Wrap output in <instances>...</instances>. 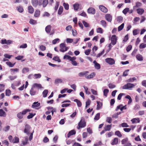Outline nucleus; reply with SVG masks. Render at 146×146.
<instances>
[{
  "mask_svg": "<svg viewBox=\"0 0 146 146\" xmlns=\"http://www.w3.org/2000/svg\"><path fill=\"white\" fill-rule=\"evenodd\" d=\"M86 125V122L85 121L84 119V118L82 117L80 121L78 123L77 128L78 129H79L85 127Z\"/></svg>",
  "mask_w": 146,
  "mask_h": 146,
  "instance_id": "obj_1",
  "label": "nucleus"
},
{
  "mask_svg": "<svg viewBox=\"0 0 146 146\" xmlns=\"http://www.w3.org/2000/svg\"><path fill=\"white\" fill-rule=\"evenodd\" d=\"M66 41L67 43H71L73 42V40L72 39L67 38L66 39Z\"/></svg>",
  "mask_w": 146,
  "mask_h": 146,
  "instance_id": "obj_60",
  "label": "nucleus"
},
{
  "mask_svg": "<svg viewBox=\"0 0 146 146\" xmlns=\"http://www.w3.org/2000/svg\"><path fill=\"white\" fill-rule=\"evenodd\" d=\"M135 86V85L133 84L127 83V84H125L123 86L122 89L131 90V88H133Z\"/></svg>",
  "mask_w": 146,
  "mask_h": 146,
  "instance_id": "obj_2",
  "label": "nucleus"
},
{
  "mask_svg": "<svg viewBox=\"0 0 146 146\" xmlns=\"http://www.w3.org/2000/svg\"><path fill=\"white\" fill-rule=\"evenodd\" d=\"M63 10V7L60 6L59 9L58 11V14L59 15H60L62 13Z\"/></svg>",
  "mask_w": 146,
  "mask_h": 146,
  "instance_id": "obj_29",
  "label": "nucleus"
},
{
  "mask_svg": "<svg viewBox=\"0 0 146 146\" xmlns=\"http://www.w3.org/2000/svg\"><path fill=\"white\" fill-rule=\"evenodd\" d=\"M131 121L132 122V123H139L140 122V120H139V118H134L132 119L131 120Z\"/></svg>",
  "mask_w": 146,
  "mask_h": 146,
  "instance_id": "obj_16",
  "label": "nucleus"
},
{
  "mask_svg": "<svg viewBox=\"0 0 146 146\" xmlns=\"http://www.w3.org/2000/svg\"><path fill=\"white\" fill-rule=\"evenodd\" d=\"M100 113H97L95 115L94 118V119L96 120H98L100 118Z\"/></svg>",
  "mask_w": 146,
  "mask_h": 146,
  "instance_id": "obj_41",
  "label": "nucleus"
},
{
  "mask_svg": "<svg viewBox=\"0 0 146 146\" xmlns=\"http://www.w3.org/2000/svg\"><path fill=\"white\" fill-rule=\"evenodd\" d=\"M17 9L19 12L21 13H22L23 12L24 10L23 7L20 6H19L17 7Z\"/></svg>",
  "mask_w": 146,
  "mask_h": 146,
  "instance_id": "obj_27",
  "label": "nucleus"
},
{
  "mask_svg": "<svg viewBox=\"0 0 146 146\" xmlns=\"http://www.w3.org/2000/svg\"><path fill=\"white\" fill-rule=\"evenodd\" d=\"M99 8L104 13H106L108 12L107 9L103 5H100Z\"/></svg>",
  "mask_w": 146,
  "mask_h": 146,
  "instance_id": "obj_10",
  "label": "nucleus"
},
{
  "mask_svg": "<svg viewBox=\"0 0 146 146\" xmlns=\"http://www.w3.org/2000/svg\"><path fill=\"white\" fill-rule=\"evenodd\" d=\"M73 7L74 10L77 11L79 8V5L78 4H75L73 5Z\"/></svg>",
  "mask_w": 146,
  "mask_h": 146,
  "instance_id": "obj_34",
  "label": "nucleus"
},
{
  "mask_svg": "<svg viewBox=\"0 0 146 146\" xmlns=\"http://www.w3.org/2000/svg\"><path fill=\"white\" fill-rule=\"evenodd\" d=\"M106 62L110 65H113L115 62L114 60L111 58H108L106 59Z\"/></svg>",
  "mask_w": 146,
  "mask_h": 146,
  "instance_id": "obj_6",
  "label": "nucleus"
},
{
  "mask_svg": "<svg viewBox=\"0 0 146 146\" xmlns=\"http://www.w3.org/2000/svg\"><path fill=\"white\" fill-rule=\"evenodd\" d=\"M2 143L4 144L7 146H8L9 143L8 141L6 140H5L2 142Z\"/></svg>",
  "mask_w": 146,
  "mask_h": 146,
  "instance_id": "obj_64",
  "label": "nucleus"
},
{
  "mask_svg": "<svg viewBox=\"0 0 146 146\" xmlns=\"http://www.w3.org/2000/svg\"><path fill=\"white\" fill-rule=\"evenodd\" d=\"M63 6L64 7L65 9L66 10H68L69 8V5L68 3H64L63 4Z\"/></svg>",
  "mask_w": 146,
  "mask_h": 146,
  "instance_id": "obj_40",
  "label": "nucleus"
},
{
  "mask_svg": "<svg viewBox=\"0 0 146 146\" xmlns=\"http://www.w3.org/2000/svg\"><path fill=\"white\" fill-rule=\"evenodd\" d=\"M97 105L96 110H99L101 108L102 105V103L99 101L97 102Z\"/></svg>",
  "mask_w": 146,
  "mask_h": 146,
  "instance_id": "obj_18",
  "label": "nucleus"
},
{
  "mask_svg": "<svg viewBox=\"0 0 146 146\" xmlns=\"http://www.w3.org/2000/svg\"><path fill=\"white\" fill-rule=\"evenodd\" d=\"M29 115H28L27 116V118L28 119H30L32 118L34 115H36L35 113L33 114V113H29Z\"/></svg>",
  "mask_w": 146,
  "mask_h": 146,
  "instance_id": "obj_47",
  "label": "nucleus"
},
{
  "mask_svg": "<svg viewBox=\"0 0 146 146\" xmlns=\"http://www.w3.org/2000/svg\"><path fill=\"white\" fill-rule=\"evenodd\" d=\"M111 124L107 125L106 127L104 128V129L105 131H110L111 129Z\"/></svg>",
  "mask_w": 146,
  "mask_h": 146,
  "instance_id": "obj_25",
  "label": "nucleus"
},
{
  "mask_svg": "<svg viewBox=\"0 0 146 146\" xmlns=\"http://www.w3.org/2000/svg\"><path fill=\"white\" fill-rule=\"evenodd\" d=\"M31 129V128L30 126L28 124H26L25 126V129L24 130V132L27 134H29L30 133Z\"/></svg>",
  "mask_w": 146,
  "mask_h": 146,
  "instance_id": "obj_4",
  "label": "nucleus"
},
{
  "mask_svg": "<svg viewBox=\"0 0 146 146\" xmlns=\"http://www.w3.org/2000/svg\"><path fill=\"white\" fill-rule=\"evenodd\" d=\"M93 63L94 64V66L95 68L97 69H99L100 68V65L96 61L94 60L93 61Z\"/></svg>",
  "mask_w": 146,
  "mask_h": 146,
  "instance_id": "obj_13",
  "label": "nucleus"
},
{
  "mask_svg": "<svg viewBox=\"0 0 146 146\" xmlns=\"http://www.w3.org/2000/svg\"><path fill=\"white\" fill-rule=\"evenodd\" d=\"M52 60L56 61H57L58 62H61L60 59H59L58 57L56 56H54Z\"/></svg>",
  "mask_w": 146,
  "mask_h": 146,
  "instance_id": "obj_37",
  "label": "nucleus"
},
{
  "mask_svg": "<svg viewBox=\"0 0 146 146\" xmlns=\"http://www.w3.org/2000/svg\"><path fill=\"white\" fill-rule=\"evenodd\" d=\"M111 43L113 45H115L117 42V38L116 35H115L112 36L111 38Z\"/></svg>",
  "mask_w": 146,
  "mask_h": 146,
  "instance_id": "obj_7",
  "label": "nucleus"
},
{
  "mask_svg": "<svg viewBox=\"0 0 146 146\" xmlns=\"http://www.w3.org/2000/svg\"><path fill=\"white\" fill-rule=\"evenodd\" d=\"M87 12L89 14H91L93 15H94L95 13L96 10L94 8L90 7L88 9Z\"/></svg>",
  "mask_w": 146,
  "mask_h": 146,
  "instance_id": "obj_8",
  "label": "nucleus"
},
{
  "mask_svg": "<svg viewBox=\"0 0 146 146\" xmlns=\"http://www.w3.org/2000/svg\"><path fill=\"white\" fill-rule=\"evenodd\" d=\"M42 6L43 7H45L48 3V0H43L42 1Z\"/></svg>",
  "mask_w": 146,
  "mask_h": 146,
  "instance_id": "obj_33",
  "label": "nucleus"
},
{
  "mask_svg": "<svg viewBox=\"0 0 146 146\" xmlns=\"http://www.w3.org/2000/svg\"><path fill=\"white\" fill-rule=\"evenodd\" d=\"M62 80L61 79H56L55 80V84H58L59 83H61L62 82Z\"/></svg>",
  "mask_w": 146,
  "mask_h": 146,
  "instance_id": "obj_46",
  "label": "nucleus"
},
{
  "mask_svg": "<svg viewBox=\"0 0 146 146\" xmlns=\"http://www.w3.org/2000/svg\"><path fill=\"white\" fill-rule=\"evenodd\" d=\"M74 102H76L77 105L78 107H80L82 106V103L80 101L77 99H75L74 101Z\"/></svg>",
  "mask_w": 146,
  "mask_h": 146,
  "instance_id": "obj_23",
  "label": "nucleus"
},
{
  "mask_svg": "<svg viewBox=\"0 0 146 146\" xmlns=\"http://www.w3.org/2000/svg\"><path fill=\"white\" fill-rule=\"evenodd\" d=\"M121 125L122 127H128L129 125L126 123H123L121 124Z\"/></svg>",
  "mask_w": 146,
  "mask_h": 146,
  "instance_id": "obj_57",
  "label": "nucleus"
},
{
  "mask_svg": "<svg viewBox=\"0 0 146 146\" xmlns=\"http://www.w3.org/2000/svg\"><path fill=\"white\" fill-rule=\"evenodd\" d=\"M97 32L98 33H102L103 32V30L101 28L99 27L97 29Z\"/></svg>",
  "mask_w": 146,
  "mask_h": 146,
  "instance_id": "obj_54",
  "label": "nucleus"
},
{
  "mask_svg": "<svg viewBox=\"0 0 146 146\" xmlns=\"http://www.w3.org/2000/svg\"><path fill=\"white\" fill-rule=\"evenodd\" d=\"M36 88V83H35L33 85L32 88L30 90V94L31 95H34L36 94V91L35 90Z\"/></svg>",
  "mask_w": 146,
  "mask_h": 146,
  "instance_id": "obj_5",
  "label": "nucleus"
},
{
  "mask_svg": "<svg viewBox=\"0 0 146 146\" xmlns=\"http://www.w3.org/2000/svg\"><path fill=\"white\" fill-rule=\"evenodd\" d=\"M139 29H135L133 31V35L134 36L137 35V34H138L139 33Z\"/></svg>",
  "mask_w": 146,
  "mask_h": 146,
  "instance_id": "obj_24",
  "label": "nucleus"
},
{
  "mask_svg": "<svg viewBox=\"0 0 146 146\" xmlns=\"http://www.w3.org/2000/svg\"><path fill=\"white\" fill-rule=\"evenodd\" d=\"M105 18L106 20L109 22H111L112 20V16L110 14H107L105 16Z\"/></svg>",
  "mask_w": 146,
  "mask_h": 146,
  "instance_id": "obj_9",
  "label": "nucleus"
},
{
  "mask_svg": "<svg viewBox=\"0 0 146 146\" xmlns=\"http://www.w3.org/2000/svg\"><path fill=\"white\" fill-rule=\"evenodd\" d=\"M11 91L9 90H7L6 91V95L8 96L11 94Z\"/></svg>",
  "mask_w": 146,
  "mask_h": 146,
  "instance_id": "obj_59",
  "label": "nucleus"
},
{
  "mask_svg": "<svg viewBox=\"0 0 146 146\" xmlns=\"http://www.w3.org/2000/svg\"><path fill=\"white\" fill-rule=\"evenodd\" d=\"M60 47L61 49L60 50V51L62 52L67 51L68 48V47L66 46L65 44L64 43H62L60 44Z\"/></svg>",
  "mask_w": 146,
  "mask_h": 146,
  "instance_id": "obj_3",
  "label": "nucleus"
},
{
  "mask_svg": "<svg viewBox=\"0 0 146 146\" xmlns=\"http://www.w3.org/2000/svg\"><path fill=\"white\" fill-rule=\"evenodd\" d=\"M48 93V91L47 90H45L42 92L43 96L44 98L46 97Z\"/></svg>",
  "mask_w": 146,
  "mask_h": 146,
  "instance_id": "obj_26",
  "label": "nucleus"
},
{
  "mask_svg": "<svg viewBox=\"0 0 146 146\" xmlns=\"http://www.w3.org/2000/svg\"><path fill=\"white\" fill-rule=\"evenodd\" d=\"M95 76V73L93 72L90 74L88 75L87 74L85 75V78L87 79H90L93 78Z\"/></svg>",
  "mask_w": 146,
  "mask_h": 146,
  "instance_id": "obj_11",
  "label": "nucleus"
},
{
  "mask_svg": "<svg viewBox=\"0 0 146 146\" xmlns=\"http://www.w3.org/2000/svg\"><path fill=\"white\" fill-rule=\"evenodd\" d=\"M123 19V17L121 16H118L117 17V21L118 22H121Z\"/></svg>",
  "mask_w": 146,
  "mask_h": 146,
  "instance_id": "obj_38",
  "label": "nucleus"
},
{
  "mask_svg": "<svg viewBox=\"0 0 146 146\" xmlns=\"http://www.w3.org/2000/svg\"><path fill=\"white\" fill-rule=\"evenodd\" d=\"M129 11V8H126L122 12L125 15Z\"/></svg>",
  "mask_w": 146,
  "mask_h": 146,
  "instance_id": "obj_52",
  "label": "nucleus"
},
{
  "mask_svg": "<svg viewBox=\"0 0 146 146\" xmlns=\"http://www.w3.org/2000/svg\"><path fill=\"white\" fill-rule=\"evenodd\" d=\"M135 5L133 6L134 9H135V7H138L141 6L142 4L141 3L137 2L135 4Z\"/></svg>",
  "mask_w": 146,
  "mask_h": 146,
  "instance_id": "obj_36",
  "label": "nucleus"
},
{
  "mask_svg": "<svg viewBox=\"0 0 146 146\" xmlns=\"http://www.w3.org/2000/svg\"><path fill=\"white\" fill-rule=\"evenodd\" d=\"M118 139L117 137L115 138L111 143V145H114L117 144L118 143Z\"/></svg>",
  "mask_w": 146,
  "mask_h": 146,
  "instance_id": "obj_15",
  "label": "nucleus"
},
{
  "mask_svg": "<svg viewBox=\"0 0 146 146\" xmlns=\"http://www.w3.org/2000/svg\"><path fill=\"white\" fill-rule=\"evenodd\" d=\"M112 121V119L110 117H108L107 118L106 121L108 123H111Z\"/></svg>",
  "mask_w": 146,
  "mask_h": 146,
  "instance_id": "obj_50",
  "label": "nucleus"
},
{
  "mask_svg": "<svg viewBox=\"0 0 146 146\" xmlns=\"http://www.w3.org/2000/svg\"><path fill=\"white\" fill-rule=\"evenodd\" d=\"M76 132L74 130H71L70 131L67 135V137L69 138L71 135L76 134Z\"/></svg>",
  "mask_w": 146,
  "mask_h": 146,
  "instance_id": "obj_12",
  "label": "nucleus"
},
{
  "mask_svg": "<svg viewBox=\"0 0 146 146\" xmlns=\"http://www.w3.org/2000/svg\"><path fill=\"white\" fill-rule=\"evenodd\" d=\"M39 48L41 50L44 51L46 50V47L45 46L42 45L39 46Z\"/></svg>",
  "mask_w": 146,
  "mask_h": 146,
  "instance_id": "obj_61",
  "label": "nucleus"
},
{
  "mask_svg": "<svg viewBox=\"0 0 146 146\" xmlns=\"http://www.w3.org/2000/svg\"><path fill=\"white\" fill-rule=\"evenodd\" d=\"M146 47V44L144 43H142L140 44L139 46V48L140 49L144 48Z\"/></svg>",
  "mask_w": 146,
  "mask_h": 146,
  "instance_id": "obj_43",
  "label": "nucleus"
},
{
  "mask_svg": "<svg viewBox=\"0 0 146 146\" xmlns=\"http://www.w3.org/2000/svg\"><path fill=\"white\" fill-rule=\"evenodd\" d=\"M29 71V69L27 68H25L23 69L22 70L23 73H25V72H28Z\"/></svg>",
  "mask_w": 146,
  "mask_h": 146,
  "instance_id": "obj_62",
  "label": "nucleus"
},
{
  "mask_svg": "<svg viewBox=\"0 0 146 146\" xmlns=\"http://www.w3.org/2000/svg\"><path fill=\"white\" fill-rule=\"evenodd\" d=\"M5 85L3 84H0V92L4 90Z\"/></svg>",
  "mask_w": 146,
  "mask_h": 146,
  "instance_id": "obj_49",
  "label": "nucleus"
},
{
  "mask_svg": "<svg viewBox=\"0 0 146 146\" xmlns=\"http://www.w3.org/2000/svg\"><path fill=\"white\" fill-rule=\"evenodd\" d=\"M101 24L104 27H106L107 26V23L104 20H102L100 21Z\"/></svg>",
  "mask_w": 146,
  "mask_h": 146,
  "instance_id": "obj_28",
  "label": "nucleus"
},
{
  "mask_svg": "<svg viewBox=\"0 0 146 146\" xmlns=\"http://www.w3.org/2000/svg\"><path fill=\"white\" fill-rule=\"evenodd\" d=\"M109 90L108 89H105L104 90V95L106 96H107L108 93L109 92Z\"/></svg>",
  "mask_w": 146,
  "mask_h": 146,
  "instance_id": "obj_48",
  "label": "nucleus"
},
{
  "mask_svg": "<svg viewBox=\"0 0 146 146\" xmlns=\"http://www.w3.org/2000/svg\"><path fill=\"white\" fill-rule=\"evenodd\" d=\"M6 64L10 67H12L14 66L15 63L12 64L10 62H6Z\"/></svg>",
  "mask_w": 146,
  "mask_h": 146,
  "instance_id": "obj_35",
  "label": "nucleus"
},
{
  "mask_svg": "<svg viewBox=\"0 0 146 146\" xmlns=\"http://www.w3.org/2000/svg\"><path fill=\"white\" fill-rule=\"evenodd\" d=\"M108 86L110 88L112 89L115 88L116 86L115 85L113 84H112L110 83L108 84Z\"/></svg>",
  "mask_w": 146,
  "mask_h": 146,
  "instance_id": "obj_56",
  "label": "nucleus"
},
{
  "mask_svg": "<svg viewBox=\"0 0 146 146\" xmlns=\"http://www.w3.org/2000/svg\"><path fill=\"white\" fill-rule=\"evenodd\" d=\"M137 13L139 15H142L144 12V10L142 8H139L137 9Z\"/></svg>",
  "mask_w": 146,
  "mask_h": 146,
  "instance_id": "obj_17",
  "label": "nucleus"
},
{
  "mask_svg": "<svg viewBox=\"0 0 146 146\" xmlns=\"http://www.w3.org/2000/svg\"><path fill=\"white\" fill-rule=\"evenodd\" d=\"M29 23L30 24L34 25L36 24V21L35 20L33 19H31L30 20Z\"/></svg>",
  "mask_w": 146,
  "mask_h": 146,
  "instance_id": "obj_53",
  "label": "nucleus"
},
{
  "mask_svg": "<svg viewBox=\"0 0 146 146\" xmlns=\"http://www.w3.org/2000/svg\"><path fill=\"white\" fill-rule=\"evenodd\" d=\"M82 23H83L85 27H90V26H89V24L87 23V22H86L85 21H83Z\"/></svg>",
  "mask_w": 146,
  "mask_h": 146,
  "instance_id": "obj_58",
  "label": "nucleus"
},
{
  "mask_svg": "<svg viewBox=\"0 0 146 146\" xmlns=\"http://www.w3.org/2000/svg\"><path fill=\"white\" fill-rule=\"evenodd\" d=\"M128 141V138H126L122 139L121 141V143L122 144H123L124 145Z\"/></svg>",
  "mask_w": 146,
  "mask_h": 146,
  "instance_id": "obj_31",
  "label": "nucleus"
},
{
  "mask_svg": "<svg viewBox=\"0 0 146 146\" xmlns=\"http://www.w3.org/2000/svg\"><path fill=\"white\" fill-rule=\"evenodd\" d=\"M51 27L50 25H48L46 27L45 30L47 33H50L51 30Z\"/></svg>",
  "mask_w": 146,
  "mask_h": 146,
  "instance_id": "obj_19",
  "label": "nucleus"
},
{
  "mask_svg": "<svg viewBox=\"0 0 146 146\" xmlns=\"http://www.w3.org/2000/svg\"><path fill=\"white\" fill-rule=\"evenodd\" d=\"M132 46L131 45H128L126 48V50L127 52L129 51L132 48Z\"/></svg>",
  "mask_w": 146,
  "mask_h": 146,
  "instance_id": "obj_63",
  "label": "nucleus"
},
{
  "mask_svg": "<svg viewBox=\"0 0 146 146\" xmlns=\"http://www.w3.org/2000/svg\"><path fill=\"white\" fill-rule=\"evenodd\" d=\"M31 110L29 109H26L23 110L22 112L24 115L26 114L28 112L30 111Z\"/></svg>",
  "mask_w": 146,
  "mask_h": 146,
  "instance_id": "obj_44",
  "label": "nucleus"
},
{
  "mask_svg": "<svg viewBox=\"0 0 146 146\" xmlns=\"http://www.w3.org/2000/svg\"><path fill=\"white\" fill-rule=\"evenodd\" d=\"M14 139L13 143H17L19 142V139L18 137H15Z\"/></svg>",
  "mask_w": 146,
  "mask_h": 146,
  "instance_id": "obj_39",
  "label": "nucleus"
},
{
  "mask_svg": "<svg viewBox=\"0 0 146 146\" xmlns=\"http://www.w3.org/2000/svg\"><path fill=\"white\" fill-rule=\"evenodd\" d=\"M136 58L139 61H142L143 60V58L142 56L139 54L137 55Z\"/></svg>",
  "mask_w": 146,
  "mask_h": 146,
  "instance_id": "obj_20",
  "label": "nucleus"
},
{
  "mask_svg": "<svg viewBox=\"0 0 146 146\" xmlns=\"http://www.w3.org/2000/svg\"><path fill=\"white\" fill-rule=\"evenodd\" d=\"M6 115V113L2 109H0V116L5 117Z\"/></svg>",
  "mask_w": 146,
  "mask_h": 146,
  "instance_id": "obj_21",
  "label": "nucleus"
},
{
  "mask_svg": "<svg viewBox=\"0 0 146 146\" xmlns=\"http://www.w3.org/2000/svg\"><path fill=\"white\" fill-rule=\"evenodd\" d=\"M24 56H17L15 57V59L17 60H21L22 58H23Z\"/></svg>",
  "mask_w": 146,
  "mask_h": 146,
  "instance_id": "obj_55",
  "label": "nucleus"
},
{
  "mask_svg": "<svg viewBox=\"0 0 146 146\" xmlns=\"http://www.w3.org/2000/svg\"><path fill=\"white\" fill-rule=\"evenodd\" d=\"M89 73V72L88 71H85L83 72H81L79 73L78 74L79 76L80 77H82L84 76H85V75L86 74Z\"/></svg>",
  "mask_w": 146,
  "mask_h": 146,
  "instance_id": "obj_14",
  "label": "nucleus"
},
{
  "mask_svg": "<svg viewBox=\"0 0 146 146\" xmlns=\"http://www.w3.org/2000/svg\"><path fill=\"white\" fill-rule=\"evenodd\" d=\"M29 12L31 13H33L34 10L33 8L31 6H29L28 7Z\"/></svg>",
  "mask_w": 146,
  "mask_h": 146,
  "instance_id": "obj_22",
  "label": "nucleus"
},
{
  "mask_svg": "<svg viewBox=\"0 0 146 146\" xmlns=\"http://www.w3.org/2000/svg\"><path fill=\"white\" fill-rule=\"evenodd\" d=\"M28 138L27 137H25V140H24L22 141V145H23H23H26L28 143Z\"/></svg>",
  "mask_w": 146,
  "mask_h": 146,
  "instance_id": "obj_30",
  "label": "nucleus"
},
{
  "mask_svg": "<svg viewBox=\"0 0 146 146\" xmlns=\"http://www.w3.org/2000/svg\"><path fill=\"white\" fill-rule=\"evenodd\" d=\"M8 139L10 142L13 143L14 139L13 138L12 136L11 135L9 136Z\"/></svg>",
  "mask_w": 146,
  "mask_h": 146,
  "instance_id": "obj_51",
  "label": "nucleus"
},
{
  "mask_svg": "<svg viewBox=\"0 0 146 146\" xmlns=\"http://www.w3.org/2000/svg\"><path fill=\"white\" fill-rule=\"evenodd\" d=\"M124 24L123 23L118 27V30L119 31H121L123 29L124 27Z\"/></svg>",
  "mask_w": 146,
  "mask_h": 146,
  "instance_id": "obj_45",
  "label": "nucleus"
},
{
  "mask_svg": "<svg viewBox=\"0 0 146 146\" xmlns=\"http://www.w3.org/2000/svg\"><path fill=\"white\" fill-rule=\"evenodd\" d=\"M17 117L20 119L23 118V115L22 112L19 113L17 115Z\"/></svg>",
  "mask_w": 146,
  "mask_h": 146,
  "instance_id": "obj_32",
  "label": "nucleus"
},
{
  "mask_svg": "<svg viewBox=\"0 0 146 146\" xmlns=\"http://www.w3.org/2000/svg\"><path fill=\"white\" fill-rule=\"evenodd\" d=\"M115 135L119 137H120L122 136L121 134V133L119 131H117L115 132Z\"/></svg>",
  "mask_w": 146,
  "mask_h": 146,
  "instance_id": "obj_42",
  "label": "nucleus"
}]
</instances>
